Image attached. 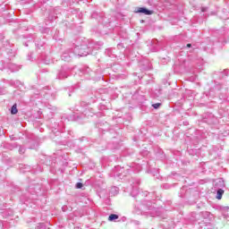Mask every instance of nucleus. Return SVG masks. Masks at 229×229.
<instances>
[{"mask_svg": "<svg viewBox=\"0 0 229 229\" xmlns=\"http://www.w3.org/2000/svg\"><path fill=\"white\" fill-rule=\"evenodd\" d=\"M215 187L216 189H223V187H225V181H223L222 179H217L215 182Z\"/></svg>", "mask_w": 229, "mask_h": 229, "instance_id": "nucleus-1", "label": "nucleus"}, {"mask_svg": "<svg viewBox=\"0 0 229 229\" xmlns=\"http://www.w3.org/2000/svg\"><path fill=\"white\" fill-rule=\"evenodd\" d=\"M115 219H119V216H117L115 214H112L108 217V221H115Z\"/></svg>", "mask_w": 229, "mask_h": 229, "instance_id": "nucleus-4", "label": "nucleus"}, {"mask_svg": "<svg viewBox=\"0 0 229 229\" xmlns=\"http://www.w3.org/2000/svg\"><path fill=\"white\" fill-rule=\"evenodd\" d=\"M223 194H225V191L223 189H218L216 191V199H221Z\"/></svg>", "mask_w": 229, "mask_h": 229, "instance_id": "nucleus-3", "label": "nucleus"}, {"mask_svg": "<svg viewBox=\"0 0 229 229\" xmlns=\"http://www.w3.org/2000/svg\"><path fill=\"white\" fill-rule=\"evenodd\" d=\"M187 47H192L191 44H187Z\"/></svg>", "mask_w": 229, "mask_h": 229, "instance_id": "nucleus-9", "label": "nucleus"}, {"mask_svg": "<svg viewBox=\"0 0 229 229\" xmlns=\"http://www.w3.org/2000/svg\"><path fill=\"white\" fill-rule=\"evenodd\" d=\"M138 13H144L145 15H151L153 13V11L148 10L144 7H140L138 10Z\"/></svg>", "mask_w": 229, "mask_h": 229, "instance_id": "nucleus-2", "label": "nucleus"}, {"mask_svg": "<svg viewBox=\"0 0 229 229\" xmlns=\"http://www.w3.org/2000/svg\"><path fill=\"white\" fill-rule=\"evenodd\" d=\"M114 191H117V188H116V187H114Z\"/></svg>", "mask_w": 229, "mask_h": 229, "instance_id": "nucleus-10", "label": "nucleus"}, {"mask_svg": "<svg viewBox=\"0 0 229 229\" xmlns=\"http://www.w3.org/2000/svg\"><path fill=\"white\" fill-rule=\"evenodd\" d=\"M89 55V53L85 52V53H81V56H87Z\"/></svg>", "mask_w": 229, "mask_h": 229, "instance_id": "nucleus-8", "label": "nucleus"}, {"mask_svg": "<svg viewBox=\"0 0 229 229\" xmlns=\"http://www.w3.org/2000/svg\"><path fill=\"white\" fill-rule=\"evenodd\" d=\"M161 105L162 104H160V103H156V104H153L152 106H153V108L157 109V108H160Z\"/></svg>", "mask_w": 229, "mask_h": 229, "instance_id": "nucleus-6", "label": "nucleus"}, {"mask_svg": "<svg viewBox=\"0 0 229 229\" xmlns=\"http://www.w3.org/2000/svg\"><path fill=\"white\" fill-rule=\"evenodd\" d=\"M81 187H83V183H81V182L76 183V189H81Z\"/></svg>", "mask_w": 229, "mask_h": 229, "instance_id": "nucleus-7", "label": "nucleus"}, {"mask_svg": "<svg viewBox=\"0 0 229 229\" xmlns=\"http://www.w3.org/2000/svg\"><path fill=\"white\" fill-rule=\"evenodd\" d=\"M18 110H17V105H13L11 108V114H13V115H15V114H17Z\"/></svg>", "mask_w": 229, "mask_h": 229, "instance_id": "nucleus-5", "label": "nucleus"}]
</instances>
